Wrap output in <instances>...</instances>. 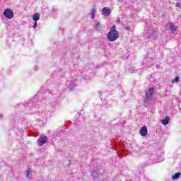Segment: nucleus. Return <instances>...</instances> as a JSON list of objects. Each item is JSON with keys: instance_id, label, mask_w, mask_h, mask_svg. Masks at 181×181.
Masks as SVG:
<instances>
[{"instance_id": "obj_1", "label": "nucleus", "mask_w": 181, "mask_h": 181, "mask_svg": "<svg viewBox=\"0 0 181 181\" xmlns=\"http://www.w3.org/2000/svg\"><path fill=\"white\" fill-rule=\"evenodd\" d=\"M107 40L109 42H115L118 37H119V33L117 31L115 25H112L107 33Z\"/></svg>"}, {"instance_id": "obj_2", "label": "nucleus", "mask_w": 181, "mask_h": 181, "mask_svg": "<svg viewBox=\"0 0 181 181\" xmlns=\"http://www.w3.org/2000/svg\"><path fill=\"white\" fill-rule=\"evenodd\" d=\"M146 37H147V39H150V40H155L156 35H155V31L152 28H150L148 30H147Z\"/></svg>"}, {"instance_id": "obj_3", "label": "nucleus", "mask_w": 181, "mask_h": 181, "mask_svg": "<svg viewBox=\"0 0 181 181\" xmlns=\"http://www.w3.org/2000/svg\"><path fill=\"white\" fill-rule=\"evenodd\" d=\"M39 104H40V101L37 100V95L34 96L30 103H28V107H35V108H39Z\"/></svg>"}, {"instance_id": "obj_4", "label": "nucleus", "mask_w": 181, "mask_h": 181, "mask_svg": "<svg viewBox=\"0 0 181 181\" xmlns=\"http://www.w3.org/2000/svg\"><path fill=\"white\" fill-rule=\"evenodd\" d=\"M153 93H155V88H150L149 90L146 93V101H151L152 100Z\"/></svg>"}, {"instance_id": "obj_5", "label": "nucleus", "mask_w": 181, "mask_h": 181, "mask_svg": "<svg viewBox=\"0 0 181 181\" xmlns=\"http://www.w3.org/2000/svg\"><path fill=\"white\" fill-rule=\"evenodd\" d=\"M75 87H77V80L74 79L73 81H68V88L70 91H73Z\"/></svg>"}, {"instance_id": "obj_6", "label": "nucleus", "mask_w": 181, "mask_h": 181, "mask_svg": "<svg viewBox=\"0 0 181 181\" xmlns=\"http://www.w3.org/2000/svg\"><path fill=\"white\" fill-rule=\"evenodd\" d=\"M47 142V137L41 136L37 140V144L39 146H42V145H45Z\"/></svg>"}, {"instance_id": "obj_7", "label": "nucleus", "mask_w": 181, "mask_h": 181, "mask_svg": "<svg viewBox=\"0 0 181 181\" xmlns=\"http://www.w3.org/2000/svg\"><path fill=\"white\" fill-rule=\"evenodd\" d=\"M168 26L170 30V33L173 35H176V32L177 31L176 26L172 23H168Z\"/></svg>"}, {"instance_id": "obj_8", "label": "nucleus", "mask_w": 181, "mask_h": 181, "mask_svg": "<svg viewBox=\"0 0 181 181\" xmlns=\"http://www.w3.org/2000/svg\"><path fill=\"white\" fill-rule=\"evenodd\" d=\"M4 15L5 18H7L8 19H12V18H13V11L9 9H6L4 11Z\"/></svg>"}, {"instance_id": "obj_9", "label": "nucleus", "mask_w": 181, "mask_h": 181, "mask_svg": "<svg viewBox=\"0 0 181 181\" xmlns=\"http://www.w3.org/2000/svg\"><path fill=\"white\" fill-rule=\"evenodd\" d=\"M92 176L94 180H96V179H98V177H100V170L98 168L93 169L92 172Z\"/></svg>"}, {"instance_id": "obj_10", "label": "nucleus", "mask_w": 181, "mask_h": 181, "mask_svg": "<svg viewBox=\"0 0 181 181\" xmlns=\"http://www.w3.org/2000/svg\"><path fill=\"white\" fill-rule=\"evenodd\" d=\"M110 13H111V9H110V8L105 7L103 8L102 15L103 16H110Z\"/></svg>"}, {"instance_id": "obj_11", "label": "nucleus", "mask_w": 181, "mask_h": 181, "mask_svg": "<svg viewBox=\"0 0 181 181\" xmlns=\"http://www.w3.org/2000/svg\"><path fill=\"white\" fill-rule=\"evenodd\" d=\"M140 134L141 135V136H146V135L148 134V128L146 127V126H144L141 128Z\"/></svg>"}, {"instance_id": "obj_12", "label": "nucleus", "mask_w": 181, "mask_h": 181, "mask_svg": "<svg viewBox=\"0 0 181 181\" xmlns=\"http://www.w3.org/2000/svg\"><path fill=\"white\" fill-rule=\"evenodd\" d=\"M25 176L28 179H30L32 177V168L30 167L27 168V169L25 171Z\"/></svg>"}, {"instance_id": "obj_13", "label": "nucleus", "mask_w": 181, "mask_h": 181, "mask_svg": "<svg viewBox=\"0 0 181 181\" xmlns=\"http://www.w3.org/2000/svg\"><path fill=\"white\" fill-rule=\"evenodd\" d=\"M39 19H40V15L39 13H35L33 15V20L34 21V22H37Z\"/></svg>"}, {"instance_id": "obj_14", "label": "nucleus", "mask_w": 181, "mask_h": 181, "mask_svg": "<svg viewBox=\"0 0 181 181\" xmlns=\"http://www.w3.org/2000/svg\"><path fill=\"white\" fill-rule=\"evenodd\" d=\"M169 121H170V118L169 116H167L165 119L161 120V124H163V125H168V124H169Z\"/></svg>"}, {"instance_id": "obj_15", "label": "nucleus", "mask_w": 181, "mask_h": 181, "mask_svg": "<svg viewBox=\"0 0 181 181\" xmlns=\"http://www.w3.org/2000/svg\"><path fill=\"white\" fill-rule=\"evenodd\" d=\"M180 175H181L180 173H177L175 175H173L172 176L173 180H177V179H179V177H180Z\"/></svg>"}, {"instance_id": "obj_16", "label": "nucleus", "mask_w": 181, "mask_h": 181, "mask_svg": "<svg viewBox=\"0 0 181 181\" xmlns=\"http://www.w3.org/2000/svg\"><path fill=\"white\" fill-rule=\"evenodd\" d=\"M90 15H91V19H94L95 16V8H92Z\"/></svg>"}, {"instance_id": "obj_17", "label": "nucleus", "mask_w": 181, "mask_h": 181, "mask_svg": "<svg viewBox=\"0 0 181 181\" xmlns=\"http://www.w3.org/2000/svg\"><path fill=\"white\" fill-rule=\"evenodd\" d=\"M95 30H101V24L98 23L95 26Z\"/></svg>"}, {"instance_id": "obj_18", "label": "nucleus", "mask_w": 181, "mask_h": 181, "mask_svg": "<svg viewBox=\"0 0 181 181\" xmlns=\"http://www.w3.org/2000/svg\"><path fill=\"white\" fill-rule=\"evenodd\" d=\"M180 78L179 76H176L174 80L172 81V83H179Z\"/></svg>"}, {"instance_id": "obj_19", "label": "nucleus", "mask_w": 181, "mask_h": 181, "mask_svg": "<svg viewBox=\"0 0 181 181\" xmlns=\"http://www.w3.org/2000/svg\"><path fill=\"white\" fill-rule=\"evenodd\" d=\"M176 6L177 8H180V9H181V3H177Z\"/></svg>"}, {"instance_id": "obj_20", "label": "nucleus", "mask_w": 181, "mask_h": 181, "mask_svg": "<svg viewBox=\"0 0 181 181\" xmlns=\"http://www.w3.org/2000/svg\"><path fill=\"white\" fill-rule=\"evenodd\" d=\"M33 28L34 29H36V28H37V22H35Z\"/></svg>"}, {"instance_id": "obj_21", "label": "nucleus", "mask_w": 181, "mask_h": 181, "mask_svg": "<svg viewBox=\"0 0 181 181\" xmlns=\"http://www.w3.org/2000/svg\"><path fill=\"white\" fill-rule=\"evenodd\" d=\"M126 30H131V26L127 25V26L126 27Z\"/></svg>"}]
</instances>
